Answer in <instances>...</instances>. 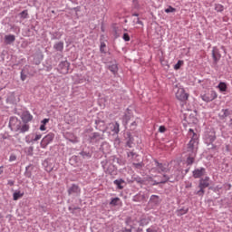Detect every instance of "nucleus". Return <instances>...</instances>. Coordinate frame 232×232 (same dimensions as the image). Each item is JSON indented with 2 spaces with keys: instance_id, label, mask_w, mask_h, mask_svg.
Here are the masks:
<instances>
[{
  "instance_id": "nucleus-1",
  "label": "nucleus",
  "mask_w": 232,
  "mask_h": 232,
  "mask_svg": "<svg viewBox=\"0 0 232 232\" xmlns=\"http://www.w3.org/2000/svg\"><path fill=\"white\" fill-rule=\"evenodd\" d=\"M188 137L191 138L187 145V155H192V157H197V151H198V135L195 133L193 129L188 130Z\"/></svg>"
},
{
  "instance_id": "nucleus-2",
  "label": "nucleus",
  "mask_w": 232,
  "mask_h": 232,
  "mask_svg": "<svg viewBox=\"0 0 232 232\" xmlns=\"http://www.w3.org/2000/svg\"><path fill=\"white\" fill-rule=\"evenodd\" d=\"M21 121L17 117H11L9 120V128L12 131H19L21 130Z\"/></svg>"
},
{
  "instance_id": "nucleus-3",
  "label": "nucleus",
  "mask_w": 232,
  "mask_h": 232,
  "mask_svg": "<svg viewBox=\"0 0 232 232\" xmlns=\"http://www.w3.org/2000/svg\"><path fill=\"white\" fill-rule=\"evenodd\" d=\"M55 138V135L52 132L48 133L46 136H44L40 143L41 148L44 150L47 148L48 144L52 143L53 141V139Z\"/></svg>"
},
{
  "instance_id": "nucleus-4",
  "label": "nucleus",
  "mask_w": 232,
  "mask_h": 232,
  "mask_svg": "<svg viewBox=\"0 0 232 232\" xmlns=\"http://www.w3.org/2000/svg\"><path fill=\"white\" fill-rule=\"evenodd\" d=\"M180 180V177L179 175L177 176H171L169 177L168 175H163V178L158 181L156 184H166V182H179Z\"/></svg>"
},
{
  "instance_id": "nucleus-5",
  "label": "nucleus",
  "mask_w": 232,
  "mask_h": 232,
  "mask_svg": "<svg viewBox=\"0 0 232 232\" xmlns=\"http://www.w3.org/2000/svg\"><path fill=\"white\" fill-rule=\"evenodd\" d=\"M188 95L183 88L178 89L176 92V98L180 101L181 106H184V102L188 99Z\"/></svg>"
},
{
  "instance_id": "nucleus-6",
  "label": "nucleus",
  "mask_w": 232,
  "mask_h": 232,
  "mask_svg": "<svg viewBox=\"0 0 232 232\" xmlns=\"http://www.w3.org/2000/svg\"><path fill=\"white\" fill-rule=\"evenodd\" d=\"M217 97H218V94H217V92L215 91H210L208 93L201 95V99L205 102H211V101H215Z\"/></svg>"
},
{
  "instance_id": "nucleus-7",
  "label": "nucleus",
  "mask_w": 232,
  "mask_h": 232,
  "mask_svg": "<svg viewBox=\"0 0 232 232\" xmlns=\"http://www.w3.org/2000/svg\"><path fill=\"white\" fill-rule=\"evenodd\" d=\"M69 68H70V63H68V61H63L60 63L58 65V70L60 73H63V75H65V73H68Z\"/></svg>"
},
{
  "instance_id": "nucleus-8",
  "label": "nucleus",
  "mask_w": 232,
  "mask_h": 232,
  "mask_svg": "<svg viewBox=\"0 0 232 232\" xmlns=\"http://www.w3.org/2000/svg\"><path fill=\"white\" fill-rule=\"evenodd\" d=\"M212 57H213V61H214L215 64H217L218 63V61H220L222 54H220V51L218 50V48L213 47Z\"/></svg>"
},
{
  "instance_id": "nucleus-9",
  "label": "nucleus",
  "mask_w": 232,
  "mask_h": 232,
  "mask_svg": "<svg viewBox=\"0 0 232 232\" xmlns=\"http://www.w3.org/2000/svg\"><path fill=\"white\" fill-rule=\"evenodd\" d=\"M68 195H81V188H79L77 185L72 184L69 188H68Z\"/></svg>"
},
{
  "instance_id": "nucleus-10",
  "label": "nucleus",
  "mask_w": 232,
  "mask_h": 232,
  "mask_svg": "<svg viewBox=\"0 0 232 232\" xmlns=\"http://www.w3.org/2000/svg\"><path fill=\"white\" fill-rule=\"evenodd\" d=\"M193 177L194 179H200V177H204L206 175V169L199 168L193 170Z\"/></svg>"
},
{
  "instance_id": "nucleus-11",
  "label": "nucleus",
  "mask_w": 232,
  "mask_h": 232,
  "mask_svg": "<svg viewBox=\"0 0 232 232\" xmlns=\"http://www.w3.org/2000/svg\"><path fill=\"white\" fill-rule=\"evenodd\" d=\"M198 188L206 189V188H209V177H206L199 180Z\"/></svg>"
},
{
  "instance_id": "nucleus-12",
  "label": "nucleus",
  "mask_w": 232,
  "mask_h": 232,
  "mask_svg": "<svg viewBox=\"0 0 232 232\" xmlns=\"http://www.w3.org/2000/svg\"><path fill=\"white\" fill-rule=\"evenodd\" d=\"M111 130L113 133H115L116 135L119 133V131H121V125L119 124V122L115 121L114 123H111Z\"/></svg>"
},
{
  "instance_id": "nucleus-13",
  "label": "nucleus",
  "mask_w": 232,
  "mask_h": 232,
  "mask_svg": "<svg viewBox=\"0 0 232 232\" xmlns=\"http://www.w3.org/2000/svg\"><path fill=\"white\" fill-rule=\"evenodd\" d=\"M32 119H34V116H32V114H30V112H28V111H24L22 114V121L24 122H30V121H32Z\"/></svg>"
},
{
  "instance_id": "nucleus-14",
  "label": "nucleus",
  "mask_w": 232,
  "mask_h": 232,
  "mask_svg": "<svg viewBox=\"0 0 232 232\" xmlns=\"http://www.w3.org/2000/svg\"><path fill=\"white\" fill-rule=\"evenodd\" d=\"M91 142H97L98 140H102V137L99 132H93L90 135Z\"/></svg>"
},
{
  "instance_id": "nucleus-15",
  "label": "nucleus",
  "mask_w": 232,
  "mask_h": 232,
  "mask_svg": "<svg viewBox=\"0 0 232 232\" xmlns=\"http://www.w3.org/2000/svg\"><path fill=\"white\" fill-rule=\"evenodd\" d=\"M146 200V196L142 193H139L133 197L134 202H144Z\"/></svg>"
},
{
  "instance_id": "nucleus-16",
  "label": "nucleus",
  "mask_w": 232,
  "mask_h": 232,
  "mask_svg": "<svg viewBox=\"0 0 232 232\" xmlns=\"http://www.w3.org/2000/svg\"><path fill=\"white\" fill-rule=\"evenodd\" d=\"M53 48H54V50H56V52H63L64 50V43L58 42V43L54 44Z\"/></svg>"
},
{
  "instance_id": "nucleus-17",
  "label": "nucleus",
  "mask_w": 232,
  "mask_h": 232,
  "mask_svg": "<svg viewBox=\"0 0 232 232\" xmlns=\"http://www.w3.org/2000/svg\"><path fill=\"white\" fill-rule=\"evenodd\" d=\"M30 130V125L27 123H21L20 129H19V133H26Z\"/></svg>"
},
{
  "instance_id": "nucleus-18",
  "label": "nucleus",
  "mask_w": 232,
  "mask_h": 232,
  "mask_svg": "<svg viewBox=\"0 0 232 232\" xmlns=\"http://www.w3.org/2000/svg\"><path fill=\"white\" fill-rule=\"evenodd\" d=\"M5 41L6 44H12L15 41V35L14 34H8L5 36Z\"/></svg>"
},
{
  "instance_id": "nucleus-19",
  "label": "nucleus",
  "mask_w": 232,
  "mask_h": 232,
  "mask_svg": "<svg viewBox=\"0 0 232 232\" xmlns=\"http://www.w3.org/2000/svg\"><path fill=\"white\" fill-rule=\"evenodd\" d=\"M229 115H231V111H229V109H222L219 117L220 119H226V117H229Z\"/></svg>"
},
{
  "instance_id": "nucleus-20",
  "label": "nucleus",
  "mask_w": 232,
  "mask_h": 232,
  "mask_svg": "<svg viewBox=\"0 0 232 232\" xmlns=\"http://www.w3.org/2000/svg\"><path fill=\"white\" fill-rule=\"evenodd\" d=\"M156 164L158 166V169H160V171H162V173H168V171H169V169H168L166 165H162L159 162H156Z\"/></svg>"
},
{
  "instance_id": "nucleus-21",
  "label": "nucleus",
  "mask_w": 232,
  "mask_h": 232,
  "mask_svg": "<svg viewBox=\"0 0 232 232\" xmlns=\"http://www.w3.org/2000/svg\"><path fill=\"white\" fill-rule=\"evenodd\" d=\"M218 88L220 92H226L227 90V85L224 82H220L218 85Z\"/></svg>"
},
{
  "instance_id": "nucleus-22",
  "label": "nucleus",
  "mask_w": 232,
  "mask_h": 232,
  "mask_svg": "<svg viewBox=\"0 0 232 232\" xmlns=\"http://www.w3.org/2000/svg\"><path fill=\"white\" fill-rule=\"evenodd\" d=\"M109 70L110 72H111V73H117V72H119V67L117 66V64H111V65H109Z\"/></svg>"
},
{
  "instance_id": "nucleus-23",
  "label": "nucleus",
  "mask_w": 232,
  "mask_h": 232,
  "mask_svg": "<svg viewBox=\"0 0 232 232\" xmlns=\"http://www.w3.org/2000/svg\"><path fill=\"white\" fill-rule=\"evenodd\" d=\"M23 195H24V193H21V191H16L13 194V198L14 200H19V198H23Z\"/></svg>"
},
{
  "instance_id": "nucleus-24",
  "label": "nucleus",
  "mask_w": 232,
  "mask_h": 232,
  "mask_svg": "<svg viewBox=\"0 0 232 232\" xmlns=\"http://www.w3.org/2000/svg\"><path fill=\"white\" fill-rule=\"evenodd\" d=\"M120 203H121V198H114L111 199L110 206H119Z\"/></svg>"
},
{
  "instance_id": "nucleus-25",
  "label": "nucleus",
  "mask_w": 232,
  "mask_h": 232,
  "mask_svg": "<svg viewBox=\"0 0 232 232\" xmlns=\"http://www.w3.org/2000/svg\"><path fill=\"white\" fill-rule=\"evenodd\" d=\"M24 152L26 153V155H29L30 157H32V155H34V147H27L24 149Z\"/></svg>"
},
{
  "instance_id": "nucleus-26",
  "label": "nucleus",
  "mask_w": 232,
  "mask_h": 232,
  "mask_svg": "<svg viewBox=\"0 0 232 232\" xmlns=\"http://www.w3.org/2000/svg\"><path fill=\"white\" fill-rule=\"evenodd\" d=\"M195 157L193 155H188V159H187V164L188 166H191V164H193V162H195Z\"/></svg>"
},
{
  "instance_id": "nucleus-27",
  "label": "nucleus",
  "mask_w": 232,
  "mask_h": 232,
  "mask_svg": "<svg viewBox=\"0 0 232 232\" xmlns=\"http://www.w3.org/2000/svg\"><path fill=\"white\" fill-rule=\"evenodd\" d=\"M113 169H115V167L113 165H110L106 169V173H108L109 175H114Z\"/></svg>"
},
{
  "instance_id": "nucleus-28",
  "label": "nucleus",
  "mask_w": 232,
  "mask_h": 232,
  "mask_svg": "<svg viewBox=\"0 0 232 232\" xmlns=\"http://www.w3.org/2000/svg\"><path fill=\"white\" fill-rule=\"evenodd\" d=\"M215 10L216 12H224V5L220 4H216Z\"/></svg>"
},
{
  "instance_id": "nucleus-29",
  "label": "nucleus",
  "mask_w": 232,
  "mask_h": 232,
  "mask_svg": "<svg viewBox=\"0 0 232 232\" xmlns=\"http://www.w3.org/2000/svg\"><path fill=\"white\" fill-rule=\"evenodd\" d=\"M124 183V180L122 179H116L114 180V184L115 186H117L119 188V189H122V186H121V184Z\"/></svg>"
},
{
  "instance_id": "nucleus-30",
  "label": "nucleus",
  "mask_w": 232,
  "mask_h": 232,
  "mask_svg": "<svg viewBox=\"0 0 232 232\" xmlns=\"http://www.w3.org/2000/svg\"><path fill=\"white\" fill-rule=\"evenodd\" d=\"M173 12H177V9H175V7H172L171 5H169V8L165 9L166 14H171Z\"/></svg>"
},
{
  "instance_id": "nucleus-31",
  "label": "nucleus",
  "mask_w": 232,
  "mask_h": 232,
  "mask_svg": "<svg viewBox=\"0 0 232 232\" xmlns=\"http://www.w3.org/2000/svg\"><path fill=\"white\" fill-rule=\"evenodd\" d=\"M20 17L22 19H27L28 18V11L24 10L23 12L20 13Z\"/></svg>"
},
{
  "instance_id": "nucleus-32",
  "label": "nucleus",
  "mask_w": 232,
  "mask_h": 232,
  "mask_svg": "<svg viewBox=\"0 0 232 232\" xmlns=\"http://www.w3.org/2000/svg\"><path fill=\"white\" fill-rule=\"evenodd\" d=\"M104 48H106V44L104 42H102L100 46L101 53H106V50H104Z\"/></svg>"
},
{
  "instance_id": "nucleus-33",
  "label": "nucleus",
  "mask_w": 232,
  "mask_h": 232,
  "mask_svg": "<svg viewBox=\"0 0 232 232\" xmlns=\"http://www.w3.org/2000/svg\"><path fill=\"white\" fill-rule=\"evenodd\" d=\"M181 64H184V62H182V61H178V63L174 65V69H176V70H180V66H181Z\"/></svg>"
},
{
  "instance_id": "nucleus-34",
  "label": "nucleus",
  "mask_w": 232,
  "mask_h": 232,
  "mask_svg": "<svg viewBox=\"0 0 232 232\" xmlns=\"http://www.w3.org/2000/svg\"><path fill=\"white\" fill-rule=\"evenodd\" d=\"M128 148H133V138L129 137V140L127 141Z\"/></svg>"
},
{
  "instance_id": "nucleus-35",
  "label": "nucleus",
  "mask_w": 232,
  "mask_h": 232,
  "mask_svg": "<svg viewBox=\"0 0 232 232\" xmlns=\"http://www.w3.org/2000/svg\"><path fill=\"white\" fill-rule=\"evenodd\" d=\"M205 190L202 188H199V190L197 192V195L199 197H204Z\"/></svg>"
},
{
  "instance_id": "nucleus-36",
  "label": "nucleus",
  "mask_w": 232,
  "mask_h": 232,
  "mask_svg": "<svg viewBox=\"0 0 232 232\" xmlns=\"http://www.w3.org/2000/svg\"><path fill=\"white\" fill-rule=\"evenodd\" d=\"M14 160H17V157L14 154H11L9 157V162H14Z\"/></svg>"
},
{
  "instance_id": "nucleus-37",
  "label": "nucleus",
  "mask_w": 232,
  "mask_h": 232,
  "mask_svg": "<svg viewBox=\"0 0 232 232\" xmlns=\"http://www.w3.org/2000/svg\"><path fill=\"white\" fill-rule=\"evenodd\" d=\"M122 39L126 42L130 41V34H128L127 33L123 34Z\"/></svg>"
},
{
  "instance_id": "nucleus-38",
  "label": "nucleus",
  "mask_w": 232,
  "mask_h": 232,
  "mask_svg": "<svg viewBox=\"0 0 232 232\" xmlns=\"http://www.w3.org/2000/svg\"><path fill=\"white\" fill-rule=\"evenodd\" d=\"M150 200L154 201V202H159V196L157 195H152L150 197Z\"/></svg>"
},
{
  "instance_id": "nucleus-39",
  "label": "nucleus",
  "mask_w": 232,
  "mask_h": 232,
  "mask_svg": "<svg viewBox=\"0 0 232 232\" xmlns=\"http://www.w3.org/2000/svg\"><path fill=\"white\" fill-rule=\"evenodd\" d=\"M41 137H43V135L41 134H36L34 139L33 140L34 142H37V140H41Z\"/></svg>"
},
{
  "instance_id": "nucleus-40",
  "label": "nucleus",
  "mask_w": 232,
  "mask_h": 232,
  "mask_svg": "<svg viewBox=\"0 0 232 232\" xmlns=\"http://www.w3.org/2000/svg\"><path fill=\"white\" fill-rule=\"evenodd\" d=\"M146 231H147V232H159V231L157 230V228L154 227H150L147 228Z\"/></svg>"
},
{
  "instance_id": "nucleus-41",
  "label": "nucleus",
  "mask_w": 232,
  "mask_h": 232,
  "mask_svg": "<svg viewBox=\"0 0 232 232\" xmlns=\"http://www.w3.org/2000/svg\"><path fill=\"white\" fill-rule=\"evenodd\" d=\"M217 138L215 137V135H211V136H209L208 138V140L209 141V142H215V140H216Z\"/></svg>"
},
{
  "instance_id": "nucleus-42",
  "label": "nucleus",
  "mask_w": 232,
  "mask_h": 232,
  "mask_svg": "<svg viewBox=\"0 0 232 232\" xmlns=\"http://www.w3.org/2000/svg\"><path fill=\"white\" fill-rule=\"evenodd\" d=\"M30 167H26L25 168V169H26V171H25V177H28L29 179H30V177H32V172H30V171H28V169H29Z\"/></svg>"
},
{
  "instance_id": "nucleus-43",
  "label": "nucleus",
  "mask_w": 232,
  "mask_h": 232,
  "mask_svg": "<svg viewBox=\"0 0 232 232\" xmlns=\"http://www.w3.org/2000/svg\"><path fill=\"white\" fill-rule=\"evenodd\" d=\"M21 80L26 81V74H24V71L21 72Z\"/></svg>"
},
{
  "instance_id": "nucleus-44",
  "label": "nucleus",
  "mask_w": 232,
  "mask_h": 232,
  "mask_svg": "<svg viewBox=\"0 0 232 232\" xmlns=\"http://www.w3.org/2000/svg\"><path fill=\"white\" fill-rule=\"evenodd\" d=\"M48 122H50V119L45 118L42 121V125L45 126V124H48Z\"/></svg>"
},
{
  "instance_id": "nucleus-45",
  "label": "nucleus",
  "mask_w": 232,
  "mask_h": 232,
  "mask_svg": "<svg viewBox=\"0 0 232 232\" xmlns=\"http://www.w3.org/2000/svg\"><path fill=\"white\" fill-rule=\"evenodd\" d=\"M159 131H160V133H164V131H166V127L160 126V127L159 128Z\"/></svg>"
},
{
  "instance_id": "nucleus-46",
  "label": "nucleus",
  "mask_w": 232,
  "mask_h": 232,
  "mask_svg": "<svg viewBox=\"0 0 232 232\" xmlns=\"http://www.w3.org/2000/svg\"><path fill=\"white\" fill-rule=\"evenodd\" d=\"M134 168L140 169L142 168V163H133Z\"/></svg>"
},
{
  "instance_id": "nucleus-47",
  "label": "nucleus",
  "mask_w": 232,
  "mask_h": 232,
  "mask_svg": "<svg viewBox=\"0 0 232 232\" xmlns=\"http://www.w3.org/2000/svg\"><path fill=\"white\" fill-rule=\"evenodd\" d=\"M45 170L48 171V173L53 171V167H45Z\"/></svg>"
},
{
  "instance_id": "nucleus-48",
  "label": "nucleus",
  "mask_w": 232,
  "mask_h": 232,
  "mask_svg": "<svg viewBox=\"0 0 232 232\" xmlns=\"http://www.w3.org/2000/svg\"><path fill=\"white\" fill-rule=\"evenodd\" d=\"M123 121H125L126 124H128V121H130V118L128 117V115H124L123 116Z\"/></svg>"
},
{
  "instance_id": "nucleus-49",
  "label": "nucleus",
  "mask_w": 232,
  "mask_h": 232,
  "mask_svg": "<svg viewBox=\"0 0 232 232\" xmlns=\"http://www.w3.org/2000/svg\"><path fill=\"white\" fill-rule=\"evenodd\" d=\"M82 157H90V153H86L84 151L81 152Z\"/></svg>"
},
{
  "instance_id": "nucleus-50",
  "label": "nucleus",
  "mask_w": 232,
  "mask_h": 232,
  "mask_svg": "<svg viewBox=\"0 0 232 232\" xmlns=\"http://www.w3.org/2000/svg\"><path fill=\"white\" fill-rule=\"evenodd\" d=\"M128 157H134L135 155H137L135 152L133 151H130V152H128Z\"/></svg>"
},
{
  "instance_id": "nucleus-51",
  "label": "nucleus",
  "mask_w": 232,
  "mask_h": 232,
  "mask_svg": "<svg viewBox=\"0 0 232 232\" xmlns=\"http://www.w3.org/2000/svg\"><path fill=\"white\" fill-rule=\"evenodd\" d=\"M40 130H41V131H46V127L42 124V125L40 126Z\"/></svg>"
},
{
  "instance_id": "nucleus-52",
  "label": "nucleus",
  "mask_w": 232,
  "mask_h": 232,
  "mask_svg": "<svg viewBox=\"0 0 232 232\" xmlns=\"http://www.w3.org/2000/svg\"><path fill=\"white\" fill-rule=\"evenodd\" d=\"M7 184H8L9 186H14V181L11 180V179H9L8 182H7Z\"/></svg>"
},
{
  "instance_id": "nucleus-53",
  "label": "nucleus",
  "mask_w": 232,
  "mask_h": 232,
  "mask_svg": "<svg viewBox=\"0 0 232 232\" xmlns=\"http://www.w3.org/2000/svg\"><path fill=\"white\" fill-rule=\"evenodd\" d=\"M136 24H141V25H142L143 24H142V21H140V20L138 18V19H137V22H136Z\"/></svg>"
},
{
  "instance_id": "nucleus-54",
  "label": "nucleus",
  "mask_w": 232,
  "mask_h": 232,
  "mask_svg": "<svg viewBox=\"0 0 232 232\" xmlns=\"http://www.w3.org/2000/svg\"><path fill=\"white\" fill-rule=\"evenodd\" d=\"M124 232H131V227L130 228H125Z\"/></svg>"
},
{
  "instance_id": "nucleus-55",
  "label": "nucleus",
  "mask_w": 232,
  "mask_h": 232,
  "mask_svg": "<svg viewBox=\"0 0 232 232\" xmlns=\"http://www.w3.org/2000/svg\"><path fill=\"white\" fill-rule=\"evenodd\" d=\"M192 187V184L191 183H188L187 185H186V188H191Z\"/></svg>"
},
{
  "instance_id": "nucleus-56",
  "label": "nucleus",
  "mask_w": 232,
  "mask_h": 232,
  "mask_svg": "<svg viewBox=\"0 0 232 232\" xmlns=\"http://www.w3.org/2000/svg\"><path fill=\"white\" fill-rule=\"evenodd\" d=\"M131 126H137V121H133V122L131 123Z\"/></svg>"
},
{
  "instance_id": "nucleus-57",
  "label": "nucleus",
  "mask_w": 232,
  "mask_h": 232,
  "mask_svg": "<svg viewBox=\"0 0 232 232\" xmlns=\"http://www.w3.org/2000/svg\"><path fill=\"white\" fill-rule=\"evenodd\" d=\"M134 17H139V14H132Z\"/></svg>"
},
{
  "instance_id": "nucleus-58",
  "label": "nucleus",
  "mask_w": 232,
  "mask_h": 232,
  "mask_svg": "<svg viewBox=\"0 0 232 232\" xmlns=\"http://www.w3.org/2000/svg\"><path fill=\"white\" fill-rule=\"evenodd\" d=\"M186 213H188V209L184 210V212H182L181 215H184Z\"/></svg>"
},
{
  "instance_id": "nucleus-59",
  "label": "nucleus",
  "mask_w": 232,
  "mask_h": 232,
  "mask_svg": "<svg viewBox=\"0 0 232 232\" xmlns=\"http://www.w3.org/2000/svg\"><path fill=\"white\" fill-rule=\"evenodd\" d=\"M136 232H142V228H138Z\"/></svg>"
},
{
  "instance_id": "nucleus-60",
  "label": "nucleus",
  "mask_w": 232,
  "mask_h": 232,
  "mask_svg": "<svg viewBox=\"0 0 232 232\" xmlns=\"http://www.w3.org/2000/svg\"><path fill=\"white\" fill-rule=\"evenodd\" d=\"M2 168H3V167H0V173H3Z\"/></svg>"
},
{
  "instance_id": "nucleus-61",
  "label": "nucleus",
  "mask_w": 232,
  "mask_h": 232,
  "mask_svg": "<svg viewBox=\"0 0 232 232\" xmlns=\"http://www.w3.org/2000/svg\"><path fill=\"white\" fill-rule=\"evenodd\" d=\"M40 60L43 61V56L42 55L40 56Z\"/></svg>"
}]
</instances>
